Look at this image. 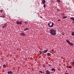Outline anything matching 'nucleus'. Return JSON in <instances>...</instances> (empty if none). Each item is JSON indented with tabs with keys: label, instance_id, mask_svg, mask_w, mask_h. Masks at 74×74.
Instances as JSON below:
<instances>
[{
	"label": "nucleus",
	"instance_id": "nucleus-1",
	"mask_svg": "<svg viewBox=\"0 0 74 74\" xmlns=\"http://www.w3.org/2000/svg\"><path fill=\"white\" fill-rule=\"evenodd\" d=\"M50 33L51 35H53V36H55L56 34V30H54L53 29H52L50 30Z\"/></svg>",
	"mask_w": 74,
	"mask_h": 74
},
{
	"label": "nucleus",
	"instance_id": "nucleus-2",
	"mask_svg": "<svg viewBox=\"0 0 74 74\" xmlns=\"http://www.w3.org/2000/svg\"><path fill=\"white\" fill-rule=\"evenodd\" d=\"M48 26L49 27H52L53 26V25H54V24L52 22V25L51 26H50V24L49 23H48Z\"/></svg>",
	"mask_w": 74,
	"mask_h": 74
},
{
	"label": "nucleus",
	"instance_id": "nucleus-3",
	"mask_svg": "<svg viewBox=\"0 0 74 74\" xmlns=\"http://www.w3.org/2000/svg\"><path fill=\"white\" fill-rule=\"evenodd\" d=\"M7 26V23H5L4 24L3 26H2V28L3 29H5V27H6Z\"/></svg>",
	"mask_w": 74,
	"mask_h": 74
},
{
	"label": "nucleus",
	"instance_id": "nucleus-4",
	"mask_svg": "<svg viewBox=\"0 0 74 74\" xmlns=\"http://www.w3.org/2000/svg\"><path fill=\"white\" fill-rule=\"evenodd\" d=\"M22 21H21L20 22L18 21L16 22V23L18 25L19 24H22Z\"/></svg>",
	"mask_w": 74,
	"mask_h": 74
},
{
	"label": "nucleus",
	"instance_id": "nucleus-5",
	"mask_svg": "<svg viewBox=\"0 0 74 74\" xmlns=\"http://www.w3.org/2000/svg\"><path fill=\"white\" fill-rule=\"evenodd\" d=\"M20 35L21 36H25V34L24 33H21L20 34Z\"/></svg>",
	"mask_w": 74,
	"mask_h": 74
},
{
	"label": "nucleus",
	"instance_id": "nucleus-6",
	"mask_svg": "<svg viewBox=\"0 0 74 74\" xmlns=\"http://www.w3.org/2000/svg\"><path fill=\"white\" fill-rule=\"evenodd\" d=\"M46 74H51V73L48 70H47L46 72Z\"/></svg>",
	"mask_w": 74,
	"mask_h": 74
},
{
	"label": "nucleus",
	"instance_id": "nucleus-7",
	"mask_svg": "<svg viewBox=\"0 0 74 74\" xmlns=\"http://www.w3.org/2000/svg\"><path fill=\"white\" fill-rule=\"evenodd\" d=\"M69 44L71 46H73V45H74V44H73V43L72 42H70V43Z\"/></svg>",
	"mask_w": 74,
	"mask_h": 74
},
{
	"label": "nucleus",
	"instance_id": "nucleus-8",
	"mask_svg": "<svg viewBox=\"0 0 74 74\" xmlns=\"http://www.w3.org/2000/svg\"><path fill=\"white\" fill-rule=\"evenodd\" d=\"M45 2H46V1H45V0H43L42 1V4H45Z\"/></svg>",
	"mask_w": 74,
	"mask_h": 74
},
{
	"label": "nucleus",
	"instance_id": "nucleus-9",
	"mask_svg": "<svg viewBox=\"0 0 74 74\" xmlns=\"http://www.w3.org/2000/svg\"><path fill=\"white\" fill-rule=\"evenodd\" d=\"M48 51L47 49L45 50H44L43 52L44 53H47Z\"/></svg>",
	"mask_w": 74,
	"mask_h": 74
},
{
	"label": "nucleus",
	"instance_id": "nucleus-10",
	"mask_svg": "<svg viewBox=\"0 0 74 74\" xmlns=\"http://www.w3.org/2000/svg\"><path fill=\"white\" fill-rule=\"evenodd\" d=\"M12 74V72L11 71H9L8 72V74Z\"/></svg>",
	"mask_w": 74,
	"mask_h": 74
},
{
	"label": "nucleus",
	"instance_id": "nucleus-11",
	"mask_svg": "<svg viewBox=\"0 0 74 74\" xmlns=\"http://www.w3.org/2000/svg\"><path fill=\"white\" fill-rule=\"evenodd\" d=\"M66 41L67 42V43L69 44V43L70 42V41L68 40H66Z\"/></svg>",
	"mask_w": 74,
	"mask_h": 74
},
{
	"label": "nucleus",
	"instance_id": "nucleus-12",
	"mask_svg": "<svg viewBox=\"0 0 74 74\" xmlns=\"http://www.w3.org/2000/svg\"><path fill=\"white\" fill-rule=\"evenodd\" d=\"M29 30V28H25V29H24V31H26V30Z\"/></svg>",
	"mask_w": 74,
	"mask_h": 74
},
{
	"label": "nucleus",
	"instance_id": "nucleus-13",
	"mask_svg": "<svg viewBox=\"0 0 74 74\" xmlns=\"http://www.w3.org/2000/svg\"><path fill=\"white\" fill-rule=\"evenodd\" d=\"M42 66L44 67V68H45L46 67V65L45 64H43L42 65Z\"/></svg>",
	"mask_w": 74,
	"mask_h": 74
},
{
	"label": "nucleus",
	"instance_id": "nucleus-14",
	"mask_svg": "<svg viewBox=\"0 0 74 74\" xmlns=\"http://www.w3.org/2000/svg\"><path fill=\"white\" fill-rule=\"evenodd\" d=\"M52 71H55V69L54 68H52L51 69Z\"/></svg>",
	"mask_w": 74,
	"mask_h": 74
},
{
	"label": "nucleus",
	"instance_id": "nucleus-15",
	"mask_svg": "<svg viewBox=\"0 0 74 74\" xmlns=\"http://www.w3.org/2000/svg\"><path fill=\"white\" fill-rule=\"evenodd\" d=\"M66 67H67V68H69V69H71V68H72V67L69 66H66Z\"/></svg>",
	"mask_w": 74,
	"mask_h": 74
},
{
	"label": "nucleus",
	"instance_id": "nucleus-16",
	"mask_svg": "<svg viewBox=\"0 0 74 74\" xmlns=\"http://www.w3.org/2000/svg\"><path fill=\"white\" fill-rule=\"evenodd\" d=\"M71 34L72 36H74V32H72Z\"/></svg>",
	"mask_w": 74,
	"mask_h": 74
},
{
	"label": "nucleus",
	"instance_id": "nucleus-17",
	"mask_svg": "<svg viewBox=\"0 0 74 74\" xmlns=\"http://www.w3.org/2000/svg\"><path fill=\"white\" fill-rule=\"evenodd\" d=\"M71 19H72L73 21H74V17H71Z\"/></svg>",
	"mask_w": 74,
	"mask_h": 74
},
{
	"label": "nucleus",
	"instance_id": "nucleus-18",
	"mask_svg": "<svg viewBox=\"0 0 74 74\" xmlns=\"http://www.w3.org/2000/svg\"><path fill=\"white\" fill-rule=\"evenodd\" d=\"M47 55L48 56H50V55H51V53H48L47 54Z\"/></svg>",
	"mask_w": 74,
	"mask_h": 74
},
{
	"label": "nucleus",
	"instance_id": "nucleus-19",
	"mask_svg": "<svg viewBox=\"0 0 74 74\" xmlns=\"http://www.w3.org/2000/svg\"><path fill=\"white\" fill-rule=\"evenodd\" d=\"M3 67H4L5 68L6 67V65H4L3 66Z\"/></svg>",
	"mask_w": 74,
	"mask_h": 74
},
{
	"label": "nucleus",
	"instance_id": "nucleus-20",
	"mask_svg": "<svg viewBox=\"0 0 74 74\" xmlns=\"http://www.w3.org/2000/svg\"><path fill=\"white\" fill-rule=\"evenodd\" d=\"M40 54L42 55V51H40Z\"/></svg>",
	"mask_w": 74,
	"mask_h": 74
},
{
	"label": "nucleus",
	"instance_id": "nucleus-21",
	"mask_svg": "<svg viewBox=\"0 0 74 74\" xmlns=\"http://www.w3.org/2000/svg\"><path fill=\"white\" fill-rule=\"evenodd\" d=\"M66 18H67V17H66V16L63 17V18L64 19H66Z\"/></svg>",
	"mask_w": 74,
	"mask_h": 74
},
{
	"label": "nucleus",
	"instance_id": "nucleus-22",
	"mask_svg": "<svg viewBox=\"0 0 74 74\" xmlns=\"http://www.w3.org/2000/svg\"><path fill=\"white\" fill-rule=\"evenodd\" d=\"M40 73H41L42 74V72L41 71H39Z\"/></svg>",
	"mask_w": 74,
	"mask_h": 74
},
{
	"label": "nucleus",
	"instance_id": "nucleus-23",
	"mask_svg": "<svg viewBox=\"0 0 74 74\" xmlns=\"http://www.w3.org/2000/svg\"><path fill=\"white\" fill-rule=\"evenodd\" d=\"M45 6H46L45 4H44V5L43 7H44L45 8Z\"/></svg>",
	"mask_w": 74,
	"mask_h": 74
},
{
	"label": "nucleus",
	"instance_id": "nucleus-24",
	"mask_svg": "<svg viewBox=\"0 0 74 74\" xmlns=\"http://www.w3.org/2000/svg\"><path fill=\"white\" fill-rule=\"evenodd\" d=\"M60 2V0H58L57 2Z\"/></svg>",
	"mask_w": 74,
	"mask_h": 74
},
{
	"label": "nucleus",
	"instance_id": "nucleus-25",
	"mask_svg": "<svg viewBox=\"0 0 74 74\" xmlns=\"http://www.w3.org/2000/svg\"><path fill=\"white\" fill-rule=\"evenodd\" d=\"M0 12H1V13H2V12H3V11L2 10H1L0 11Z\"/></svg>",
	"mask_w": 74,
	"mask_h": 74
},
{
	"label": "nucleus",
	"instance_id": "nucleus-26",
	"mask_svg": "<svg viewBox=\"0 0 74 74\" xmlns=\"http://www.w3.org/2000/svg\"><path fill=\"white\" fill-rule=\"evenodd\" d=\"M4 17H5V16L3 15V16H2V18H4Z\"/></svg>",
	"mask_w": 74,
	"mask_h": 74
},
{
	"label": "nucleus",
	"instance_id": "nucleus-27",
	"mask_svg": "<svg viewBox=\"0 0 74 74\" xmlns=\"http://www.w3.org/2000/svg\"><path fill=\"white\" fill-rule=\"evenodd\" d=\"M51 51L52 52H53V51H54V49H52L51 50Z\"/></svg>",
	"mask_w": 74,
	"mask_h": 74
},
{
	"label": "nucleus",
	"instance_id": "nucleus-28",
	"mask_svg": "<svg viewBox=\"0 0 74 74\" xmlns=\"http://www.w3.org/2000/svg\"><path fill=\"white\" fill-rule=\"evenodd\" d=\"M62 15H64V13H62Z\"/></svg>",
	"mask_w": 74,
	"mask_h": 74
},
{
	"label": "nucleus",
	"instance_id": "nucleus-29",
	"mask_svg": "<svg viewBox=\"0 0 74 74\" xmlns=\"http://www.w3.org/2000/svg\"><path fill=\"white\" fill-rule=\"evenodd\" d=\"M72 64H74V62H73L72 63Z\"/></svg>",
	"mask_w": 74,
	"mask_h": 74
},
{
	"label": "nucleus",
	"instance_id": "nucleus-30",
	"mask_svg": "<svg viewBox=\"0 0 74 74\" xmlns=\"http://www.w3.org/2000/svg\"><path fill=\"white\" fill-rule=\"evenodd\" d=\"M60 19H58V21H60Z\"/></svg>",
	"mask_w": 74,
	"mask_h": 74
},
{
	"label": "nucleus",
	"instance_id": "nucleus-31",
	"mask_svg": "<svg viewBox=\"0 0 74 74\" xmlns=\"http://www.w3.org/2000/svg\"><path fill=\"white\" fill-rule=\"evenodd\" d=\"M25 23H26V24H27V23H26V22H25Z\"/></svg>",
	"mask_w": 74,
	"mask_h": 74
},
{
	"label": "nucleus",
	"instance_id": "nucleus-32",
	"mask_svg": "<svg viewBox=\"0 0 74 74\" xmlns=\"http://www.w3.org/2000/svg\"><path fill=\"white\" fill-rule=\"evenodd\" d=\"M0 17H1V18H2V16H0Z\"/></svg>",
	"mask_w": 74,
	"mask_h": 74
},
{
	"label": "nucleus",
	"instance_id": "nucleus-33",
	"mask_svg": "<svg viewBox=\"0 0 74 74\" xmlns=\"http://www.w3.org/2000/svg\"><path fill=\"white\" fill-rule=\"evenodd\" d=\"M68 73H65L64 74H68Z\"/></svg>",
	"mask_w": 74,
	"mask_h": 74
},
{
	"label": "nucleus",
	"instance_id": "nucleus-34",
	"mask_svg": "<svg viewBox=\"0 0 74 74\" xmlns=\"http://www.w3.org/2000/svg\"><path fill=\"white\" fill-rule=\"evenodd\" d=\"M49 66H51V64H49Z\"/></svg>",
	"mask_w": 74,
	"mask_h": 74
},
{
	"label": "nucleus",
	"instance_id": "nucleus-35",
	"mask_svg": "<svg viewBox=\"0 0 74 74\" xmlns=\"http://www.w3.org/2000/svg\"><path fill=\"white\" fill-rule=\"evenodd\" d=\"M72 23H74V21L73 22H72Z\"/></svg>",
	"mask_w": 74,
	"mask_h": 74
},
{
	"label": "nucleus",
	"instance_id": "nucleus-36",
	"mask_svg": "<svg viewBox=\"0 0 74 74\" xmlns=\"http://www.w3.org/2000/svg\"><path fill=\"white\" fill-rule=\"evenodd\" d=\"M51 74H53V73L51 72Z\"/></svg>",
	"mask_w": 74,
	"mask_h": 74
}]
</instances>
